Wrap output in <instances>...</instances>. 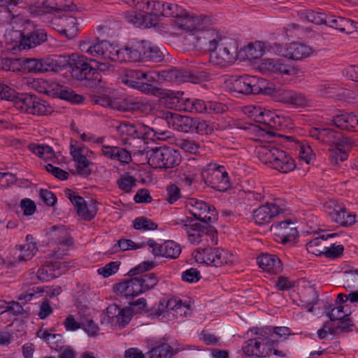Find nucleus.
<instances>
[{"instance_id":"f257e3e1","label":"nucleus","mask_w":358,"mask_h":358,"mask_svg":"<svg viewBox=\"0 0 358 358\" xmlns=\"http://www.w3.org/2000/svg\"><path fill=\"white\" fill-rule=\"evenodd\" d=\"M256 152L262 163L282 173H289L296 168L295 161L290 155L272 143L257 147Z\"/></svg>"},{"instance_id":"f03ea898","label":"nucleus","mask_w":358,"mask_h":358,"mask_svg":"<svg viewBox=\"0 0 358 358\" xmlns=\"http://www.w3.org/2000/svg\"><path fill=\"white\" fill-rule=\"evenodd\" d=\"M66 66L71 69V75L78 80L83 81L84 85L93 87L101 81V76L96 69L92 67L87 59L83 55H72L66 56Z\"/></svg>"},{"instance_id":"7ed1b4c3","label":"nucleus","mask_w":358,"mask_h":358,"mask_svg":"<svg viewBox=\"0 0 358 358\" xmlns=\"http://www.w3.org/2000/svg\"><path fill=\"white\" fill-rule=\"evenodd\" d=\"M181 162L179 152L167 146L157 147L152 149L148 157V164L153 169H167L173 168Z\"/></svg>"},{"instance_id":"20e7f679","label":"nucleus","mask_w":358,"mask_h":358,"mask_svg":"<svg viewBox=\"0 0 358 358\" xmlns=\"http://www.w3.org/2000/svg\"><path fill=\"white\" fill-rule=\"evenodd\" d=\"M309 136L323 145L330 147L342 145L348 147L355 145V141L345 136L343 133L329 127H312L308 131Z\"/></svg>"},{"instance_id":"39448f33","label":"nucleus","mask_w":358,"mask_h":358,"mask_svg":"<svg viewBox=\"0 0 358 358\" xmlns=\"http://www.w3.org/2000/svg\"><path fill=\"white\" fill-rule=\"evenodd\" d=\"M15 107L22 112L34 115H47L53 110L51 106L45 100L35 94H22L20 96L15 95Z\"/></svg>"},{"instance_id":"423d86ee","label":"nucleus","mask_w":358,"mask_h":358,"mask_svg":"<svg viewBox=\"0 0 358 358\" xmlns=\"http://www.w3.org/2000/svg\"><path fill=\"white\" fill-rule=\"evenodd\" d=\"M238 57L236 42L231 39H221L217 48L210 55L213 64L220 67H227L233 64Z\"/></svg>"},{"instance_id":"0eeeda50","label":"nucleus","mask_w":358,"mask_h":358,"mask_svg":"<svg viewBox=\"0 0 358 358\" xmlns=\"http://www.w3.org/2000/svg\"><path fill=\"white\" fill-rule=\"evenodd\" d=\"M268 50L278 56L292 60H301L309 57L312 53L311 47L297 42L285 45L273 43L269 45Z\"/></svg>"},{"instance_id":"6e6552de","label":"nucleus","mask_w":358,"mask_h":358,"mask_svg":"<svg viewBox=\"0 0 358 358\" xmlns=\"http://www.w3.org/2000/svg\"><path fill=\"white\" fill-rule=\"evenodd\" d=\"M117 131L123 144L131 145L130 140L142 139L152 136L150 127L141 123H131L129 122H121L117 127Z\"/></svg>"},{"instance_id":"1a4fd4ad","label":"nucleus","mask_w":358,"mask_h":358,"mask_svg":"<svg viewBox=\"0 0 358 358\" xmlns=\"http://www.w3.org/2000/svg\"><path fill=\"white\" fill-rule=\"evenodd\" d=\"M146 6V9L151 15H154L157 21L160 17H172L177 20L185 14V10L173 1H148Z\"/></svg>"},{"instance_id":"9d476101","label":"nucleus","mask_w":358,"mask_h":358,"mask_svg":"<svg viewBox=\"0 0 358 358\" xmlns=\"http://www.w3.org/2000/svg\"><path fill=\"white\" fill-rule=\"evenodd\" d=\"M185 207L194 219L203 223H213L217 219L215 208L204 201L190 198Z\"/></svg>"},{"instance_id":"9b49d317","label":"nucleus","mask_w":358,"mask_h":358,"mask_svg":"<svg viewBox=\"0 0 358 358\" xmlns=\"http://www.w3.org/2000/svg\"><path fill=\"white\" fill-rule=\"evenodd\" d=\"M70 154L76 162L77 173L84 177L90 176L92 174V171L88 167L92 163L88 158L94 155V152L78 141H71Z\"/></svg>"},{"instance_id":"f8f14e48","label":"nucleus","mask_w":358,"mask_h":358,"mask_svg":"<svg viewBox=\"0 0 358 358\" xmlns=\"http://www.w3.org/2000/svg\"><path fill=\"white\" fill-rule=\"evenodd\" d=\"M285 210V206L280 199H275L272 202H266L253 211L252 218L255 224L264 225Z\"/></svg>"},{"instance_id":"ddd939ff","label":"nucleus","mask_w":358,"mask_h":358,"mask_svg":"<svg viewBox=\"0 0 358 358\" xmlns=\"http://www.w3.org/2000/svg\"><path fill=\"white\" fill-rule=\"evenodd\" d=\"M264 80L256 76L244 75L231 80V90L245 95L262 92Z\"/></svg>"},{"instance_id":"4468645a","label":"nucleus","mask_w":358,"mask_h":358,"mask_svg":"<svg viewBox=\"0 0 358 358\" xmlns=\"http://www.w3.org/2000/svg\"><path fill=\"white\" fill-rule=\"evenodd\" d=\"M205 180L212 188L220 192H225L231 187L229 176L225 166L217 164H209Z\"/></svg>"},{"instance_id":"2eb2a0df","label":"nucleus","mask_w":358,"mask_h":358,"mask_svg":"<svg viewBox=\"0 0 358 358\" xmlns=\"http://www.w3.org/2000/svg\"><path fill=\"white\" fill-rule=\"evenodd\" d=\"M158 116L164 120L169 127L181 132H189L195 128L192 118L169 110L159 111Z\"/></svg>"},{"instance_id":"dca6fc26","label":"nucleus","mask_w":358,"mask_h":358,"mask_svg":"<svg viewBox=\"0 0 358 358\" xmlns=\"http://www.w3.org/2000/svg\"><path fill=\"white\" fill-rule=\"evenodd\" d=\"M195 39L194 45L199 49H205L213 52L221 41V36L214 29H203L202 26L193 34Z\"/></svg>"},{"instance_id":"f3484780","label":"nucleus","mask_w":358,"mask_h":358,"mask_svg":"<svg viewBox=\"0 0 358 358\" xmlns=\"http://www.w3.org/2000/svg\"><path fill=\"white\" fill-rule=\"evenodd\" d=\"M148 245L152 248L155 256H161L169 259H177L181 253L180 245L173 241H166L159 244L153 239H149Z\"/></svg>"},{"instance_id":"a211bd4d","label":"nucleus","mask_w":358,"mask_h":358,"mask_svg":"<svg viewBox=\"0 0 358 358\" xmlns=\"http://www.w3.org/2000/svg\"><path fill=\"white\" fill-rule=\"evenodd\" d=\"M200 170L196 166L185 164L175 171L176 182L182 187H191L200 180Z\"/></svg>"},{"instance_id":"6ab92c4d","label":"nucleus","mask_w":358,"mask_h":358,"mask_svg":"<svg viewBox=\"0 0 358 358\" xmlns=\"http://www.w3.org/2000/svg\"><path fill=\"white\" fill-rule=\"evenodd\" d=\"M271 228L274 230L278 241L284 245L294 243L298 236V231L290 220L275 222L272 224Z\"/></svg>"},{"instance_id":"aec40b11","label":"nucleus","mask_w":358,"mask_h":358,"mask_svg":"<svg viewBox=\"0 0 358 358\" xmlns=\"http://www.w3.org/2000/svg\"><path fill=\"white\" fill-rule=\"evenodd\" d=\"M325 207L332 208V210L329 212V216L334 222L343 227L350 226L355 223L356 215L348 212L345 206L336 205L334 201H331L326 203Z\"/></svg>"},{"instance_id":"412c9836","label":"nucleus","mask_w":358,"mask_h":358,"mask_svg":"<svg viewBox=\"0 0 358 358\" xmlns=\"http://www.w3.org/2000/svg\"><path fill=\"white\" fill-rule=\"evenodd\" d=\"M259 123L262 124V127L257 125H250L249 130L255 133L257 136H264L266 132L268 134H273V129H275L278 124H280V117L275 116V114L270 110L264 109L263 113L258 120Z\"/></svg>"},{"instance_id":"4be33fe9","label":"nucleus","mask_w":358,"mask_h":358,"mask_svg":"<svg viewBox=\"0 0 358 358\" xmlns=\"http://www.w3.org/2000/svg\"><path fill=\"white\" fill-rule=\"evenodd\" d=\"M261 69L270 73L285 76H294L299 71L297 68L282 59H264L261 63Z\"/></svg>"},{"instance_id":"5701e85b","label":"nucleus","mask_w":358,"mask_h":358,"mask_svg":"<svg viewBox=\"0 0 358 358\" xmlns=\"http://www.w3.org/2000/svg\"><path fill=\"white\" fill-rule=\"evenodd\" d=\"M257 262L259 268L271 275H278L283 270L282 261L273 254L263 253L257 257Z\"/></svg>"},{"instance_id":"b1692460","label":"nucleus","mask_w":358,"mask_h":358,"mask_svg":"<svg viewBox=\"0 0 358 358\" xmlns=\"http://www.w3.org/2000/svg\"><path fill=\"white\" fill-rule=\"evenodd\" d=\"M175 222V224L181 225L182 229L187 234L188 241L192 244H199L201 241L203 236L202 225L194 222V220L189 217L185 219H178Z\"/></svg>"},{"instance_id":"393cba45","label":"nucleus","mask_w":358,"mask_h":358,"mask_svg":"<svg viewBox=\"0 0 358 358\" xmlns=\"http://www.w3.org/2000/svg\"><path fill=\"white\" fill-rule=\"evenodd\" d=\"M114 291L127 299H133L144 293L137 277L116 284L114 286Z\"/></svg>"},{"instance_id":"a878e982","label":"nucleus","mask_w":358,"mask_h":358,"mask_svg":"<svg viewBox=\"0 0 358 358\" xmlns=\"http://www.w3.org/2000/svg\"><path fill=\"white\" fill-rule=\"evenodd\" d=\"M20 35L21 37L18 45L20 50L35 48L48 39V34L44 29H35L26 36L20 32Z\"/></svg>"},{"instance_id":"bb28decb","label":"nucleus","mask_w":358,"mask_h":358,"mask_svg":"<svg viewBox=\"0 0 358 358\" xmlns=\"http://www.w3.org/2000/svg\"><path fill=\"white\" fill-rule=\"evenodd\" d=\"M40 73L59 71L66 67V56L52 55L38 58Z\"/></svg>"},{"instance_id":"cd10ccee","label":"nucleus","mask_w":358,"mask_h":358,"mask_svg":"<svg viewBox=\"0 0 358 358\" xmlns=\"http://www.w3.org/2000/svg\"><path fill=\"white\" fill-rule=\"evenodd\" d=\"M327 26L341 32L350 34L358 31V22L340 16H329Z\"/></svg>"},{"instance_id":"c85d7f7f","label":"nucleus","mask_w":358,"mask_h":358,"mask_svg":"<svg viewBox=\"0 0 358 358\" xmlns=\"http://www.w3.org/2000/svg\"><path fill=\"white\" fill-rule=\"evenodd\" d=\"M332 122L337 128L352 131L358 127V115L353 113L341 111L340 114L333 116Z\"/></svg>"},{"instance_id":"c756f323","label":"nucleus","mask_w":358,"mask_h":358,"mask_svg":"<svg viewBox=\"0 0 358 358\" xmlns=\"http://www.w3.org/2000/svg\"><path fill=\"white\" fill-rule=\"evenodd\" d=\"M163 77L171 82L177 84L181 83L190 82L196 83L198 78L191 73V72L181 69H173L166 71H164Z\"/></svg>"},{"instance_id":"7c9ffc66","label":"nucleus","mask_w":358,"mask_h":358,"mask_svg":"<svg viewBox=\"0 0 358 358\" xmlns=\"http://www.w3.org/2000/svg\"><path fill=\"white\" fill-rule=\"evenodd\" d=\"M61 263L59 262H46L37 271V278L41 282H48L61 275Z\"/></svg>"},{"instance_id":"2f4dec72","label":"nucleus","mask_w":358,"mask_h":358,"mask_svg":"<svg viewBox=\"0 0 358 358\" xmlns=\"http://www.w3.org/2000/svg\"><path fill=\"white\" fill-rule=\"evenodd\" d=\"M143 41L122 48L121 62H136L143 60Z\"/></svg>"},{"instance_id":"473e14b6","label":"nucleus","mask_w":358,"mask_h":358,"mask_svg":"<svg viewBox=\"0 0 358 358\" xmlns=\"http://www.w3.org/2000/svg\"><path fill=\"white\" fill-rule=\"evenodd\" d=\"M52 86L54 87L52 94V96L68 101L73 103H83V96L76 94L74 91L67 87L62 86L57 83H53Z\"/></svg>"},{"instance_id":"72a5a7b5","label":"nucleus","mask_w":358,"mask_h":358,"mask_svg":"<svg viewBox=\"0 0 358 358\" xmlns=\"http://www.w3.org/2000/svg\"><path fill=\"white\" fill-rule=\"evenodd\" d=\"M122 106L121 110H127L138 115H147L151 113L153 110L152 103L143 100H124Z\"/></svg>"},{"instance_id":"f704fd0d","label":"nucleus","mask_w":358,"mask_h":358,"mask_svg":"<svg viewBox=\"0 0 358 358\" xmlns=\"http://www.w3.org/2000/svg\"><path fill=\"white\" fill-rule=\"evenodd\" d=\"M106 48V41L92 43L90 41H83L80 43V49L92 57L103 59Z\"/></svg>"},{"instance_id":"c9c22d12","label":"nucleus","mask_w":358,"mask_h":358,"mask_svg":"<svg viewBox=\"0 0 358 358\" xmlns=\"http://www.w3.org/2000/svg\"><path fill=\"white\" fill-rule=\"evenodd\" d=\"M175 26L179 29L185 31H194V33L201 27L199 20L197 17L190 16L185 11V14L179 17L175 20Z\"/></svg>"},{"instance_id":"e433bc0d","label":"nucleus","mask_w":358,"mask_h":358,"mask_svg":"<svg viewBox=\"0 0 358 358\" xmlns=\"http://www.w3.org/2000/svg\"><path fill=\"white\" fill-rule=\"evenodd\" d=\"M218 248H213L208 246L204 248H197L194 250L193 255L195 260L199 263L206 264L214 266V261L217 257V251Z\"/></svg>"},{"instance_id":"4c0bfd02","label":"nucleus","mask_w":358,"mask_h":358,"mask_svg":"<svg viewBox=\"0 0 358 358\" xmlns=\"http://www.w3.org/2000/svg\"><path fill=\"white\" fill-rule=\"evenodd\" d=\"M279 101L285 103H289L297 106H303L306 103L305 97L291 90H283L278 92Z\"/></svg>"},{"instance_id":"58836bf2","label":"nucleus","mask_w":358,"mask_h":358,"mask_svg":"<svg viewBox=\"0 0 358 358\" xmlns=\"http://www.w3.org/2000/svg\"><path fill=\"white\" fill-rule=\"evenodd\" d=\"M243 351L246 356L257 357L268 356V349H262L258 338L249 339L243 346Z\"/></svg>"},{"instance_id":"ea45409f","label":"nucleus","mask_w":358,"mask_h":358,"mask_svg":"<svg viewBox=\"0 0 358 358\" xmlns=\"http://www.w3.org/2000/svg\"><path fill=\"white\" fill-rule=\"evenodd\" d=\"M128 21L136 27L144 26L145 27L150 26H155L157 20L154 15H151L147 9L146 14L136 13L130 14L127 16Z\"/></svg>"},{"instance_id":"a19ab883","label":"nucleus","mask_w":358,"mask_h":358,"mask_svg":"<svg viewBox=\"0 0 358 358\" xmlns=\"http://www.w3.org/2000/svg\"><path fill=\"white\" fill-rule=\"evenodd\" d=\"M356 145H357L355 143V145H350L348 147L336 145L329 148V158L330 162L334 165H337L339 162L346 160L348 157V152L352 147Z\"/></svg>"},{"instance_id":"79ce46f5","label":"nucleus","mask_w":358,"mask_h":358,"mask_svg":"<svg viewBox=\"0 0 358 358\" xmlns=\"http://www.w3.org/2000/svg\"><path fill=\"white\" fill-rule=\"evenodd\" d=\"M52 229V236L56 243L64 247L73 245V238L64 228L53 226Z\"/></svg>"},{"instance_id":"37998d69","label":"nucleus","mask_w":358,"mask_h":358,"mask_svg":"<svg viewBox=\"0 0 358 358\" xmlns=\"http://www.w3.org/2000/svg\"><path fill=\"white\" fill-rule=\"evenodd\" d=\"M143 60L159 62L164 59V55L158 47L151 45L145 41H143Z\"/></svg>"},{"instance_id":"c03bdc74","label":"nucleus","mask_w":358,"mask_h":358,"mask_svg":"<svg viewBox=\"0 0 358 358\" xmlns=\"http://www.w3.org/2000/svg\"><path fill=\"white\" fill-rule=\"evenodd\" d=\"M29 150L38 157L47 161L55 158V153L52 147L47 145L31 143Z\"/></svg>"},{"instance_id":"a18cd8bd","label":"nucleus","mask_w":358,"mask_h":358,"mask_svg":"<svg viewBox=\"0 0 358 358\" xmlns=\"http://www.w3.org/2000/svg\"><path fill=\"white\" fill-rule=\"evenodd\" d=\"M78 32L77 20L69 16L64 19V27L59 30V33L66 37L68 39L74 38Z\"/></svg>"},{"instance_id":"49530a36","label":"nucleus","mask_w":358,"mask_h":358,"mask_svg":"<svg viewBox=\"0 0 358 358\" xmlns=\"http://www.w3.org/2000/svg\"><path fill=\"white\" fill-rule=\"evenodd\" d=\"M255 334L260 336L257 338L259 341H260L261 348L266 350L268 349V356L271 353L273 349L277 346V341L273 338V335L266 336L265 335L266 334V332L257 328L255 329Z\"/></svg>"},{"instance_id":"de8ad7c7","label":"nucleus","mask_w":358,"mask_h":358,"mask_svg":"<svg viewBox=\"0 0 358 358\" xmlns=\"http://www.w3.org/2000/svg\"><path fill=\"white\" fill-rule=\"evenodd\" d=\"M144 71L140 69L128 70L122 79V82L132 88H136L143 80Z\"/></svg>"},{"instance_id":"09e8293b","label":"nucleus","mask_w":358,"mask_h":358,"mask_svg":"<svg viewBox=\"0 0 358 358\" xmlns=\"http://www.w3.org/2000/svg\"><path fill=\"white\" fill-rule=\"evenodd\" d=\"M53 83L54 82L49 83L45 80L38 78L29 80L27 85L38 93L52 95L54 88L52 86Z\"/></svg>"},{"instance_id":"8fccbe9b","label":"nucleus","mask_w":358,"mask_h":358,"mask_svg":"<svg viewBox=\"0 0 358 358\" xmlns=\"http://www.w3.org/2000/svg\"><path fill=\"white\" fill-rule=\"evenodd\" d=\"M93 101L96 104L100 105L101 106L108 107L112 109H116L117 110H121L122 108V103L119 99H112L109 96L104 94L94 96Z\"/></svg>"},{"instance_id":"3c124183","label":"nucleus","mask_w":358,"mask_h":358,"mask_svg":"<svg viewBox=\"0 0 358 358\" xmlns=\"http://www.w3.org/2000/svg\"><path fill=\"white\" fill-rule=\"evenodd\" d=\"M173 355V348L168 343L157 345L148 353L149 358H171Z\"/></svg>"},{"instance_id":"603ef678","label":"nucleus","mask_w":358,"mask_h":358,"mask_svg":"<svg viewBox=\"0 0 358 358\" xmlns=\"http://www.w3.org/2000/svg\"><path fill=\"white\" fill-rule=\"evenodd\" d=\"M208 102L201 99H187L185 102V110L190 113H207Z\"/></svg>"},{"instance_id":"864d4df0","label":"nucleus","mask_w":358,"mask_h":358,"mask_svg":"<svg viewBox=\"0 0 358 358\" xmlns=\"http://www.w3.org/2000/svg\"><path fill=\"white\" fill-rule=\"evenodd\" d=\"M132 224L133 227L139 231H154L158 227L157 223L145 216L137 217L133 220Z\"/></svg>"},{"instance_id":"5fc2aeb1","label":"nucleus","mask_w":358,"mask_h":358,"mask_svg":"<svg viewBox=\"0 0 358 358\" xmlns=\"http://www.w3.org/2000/svg\"><path fill=\"white\" fill-rule=\"evenodd\" d=\"M136 277L138 278L143 292L153 289L159 282L157 276L154 273H145Z\"/></svg>"},{"instance_id":"6e6d98bb","label":"nucleus","mask_w":358,"mask_h":358,"mask_svg":"<svg viewBox=\"0 0 358 358\" xmlns=\"http://www.w3.org/2000/svg\"><path fill=\"white\" fill-rule=\"evenodd\" d=\"M326 241L327 238H324L323 236L316 237L310 240L306 243L307 250L315 255H321L326 247L322 244Z\"/></svg>"},{"instance_id":"4d7b16f0","label":"nucleus","mask_w":358,"mask_h":358,"mask_svg":"<svg viewBox=\"0 0 358 358\" xmlns=\"http://www.w3.org/2000/svg\"><path fill=\"white\" fill-rule=\"evenodd\" d=\"M122 48H119L117 46L110 43L106 41V48L103 59H109L114 62H121Z\"/></svg>"},{"instance_id":"13d9d810","label":"nucleus","mask_w":358,"mask_h":358,"mask_svg":"<svg viewBox=\"0 0 358 358\" xmlns=\"http://www.w3.org/2000/svg\"><path fill=\"white\" fill-rule=\"evenodd\" d=\"M306 293L309 298L301 299V306L306 308L308 312H313L314 306L318 303L319 295L317 292L312 288L308 289Z\"/></svg>"},{"instance_id":"bf43d9fd","label":"nucleus","mask_w":358,"mask_h":358,"mask_svg":"<svg viewBox=\"0 0 358 358\" xmlns=\"http://www.w3.org/2000/svg\"><path fill=\"white\" fill-rule=\"evenodd\" d=\"M182 301L180 299H177L175 298L170 299L169 300L162 299L160 300L158 306L157 315H162L165 310H173V312L176 310V307L178 306L180 303Z\"/></svg>"},{"instance_id":"052dcab7","label":"nucleus","mask_w":358,"mask_h":358,"mask_svg":"<svg viewBox=\"0 0 358 358\" xmlns=\"http://www.w3.org/2000/svg\"><path fill=\"white\" fill-rule=\"evenodd\" d=\"M80 210L77 212L78 215L85 220L91 221L96 215L98 209L95 203L92 201L89 206L85 205Z\"/></svg>"},{"instance_id":"680f3d73","label":"nucleus","mask_w":358,"mask_h":358,"mask_svg":"<svg viewBox=\"0 0 358 358\" xmlns=\"http://www.w3.org/2000/svg\"><path fill=\"white\" fill-rule=\"evenodd\" d=\"M176 145L186 152L194 154L198 152L199 146L194 141L190 139L179 138L176 140Z\"/></svg>"},{"instance_id":"e2e57ef3","label":"nucleus","mask_w":358,"mask_h":358,"mask_svg":"<svg viewBox=\"0 0 358 358\" xmlns=\"http://www.w3.org/2000/svg\"><path fill=\"white\" fill-rule=\"evenodd\" d=\"M217 255L215 260H213L215 267L222 266L233 262V255L227 250L218 248Z\"/></svg>"},{"instance_id":"0e129e2a","label":"nucleus","mask_w":358,"mask_h":358,"mask_svg":"<svg viewBox=\"0 0 358 358\" xmlns=\"http://www.w3.org/2000/svg\"><path fill=\"white\" fill-rule=\"evenodd\" d=\"M43 292H44L43 288L40 287H34L31 289H29L25 292L22 293L18 296V299L21 301L22 303H26L28 301H30L32 299L37 298Z\"/></svg>"},{"instance_id":"69168bd1","label":"nucleus","mask_w":358,"mask_h":358,"mask_svg":"<svg viewBox=\"0 0 358 358\" xmlns=\"http://www.w3.org/2000/svg\"><path fill=\"white\" fill-rule=\"evenodd\" d=\"M181 196L180 189L176 184H171L166 187V199L169 203H175Z\"/></svg>"},{"instance_id":"338daca9","label":"nucleus","mask_w":358,"mask_h":358,"mask_svg":"<svg viewBox=\"0 0 358 358\" xmlns=\"http://www.w3.org/2000/svg\"><path fill=\"white\" fill-rule=\"evenodd\" d=\"M136 180L131 176L120 178L117 181L118 187L124 192H130L132 187L136 186Z\"/></svg>"},{"instance_id":"774afa93","label":"nucleus","mask_w":358,"mask_h":358,"mask_svg":"<svg viewBox=\"0 0 358 358\" xmlns=\"http://www.w3.org/2000/svg\"><path fill=\"white\" fill-rule=\"evenodd\" d=\"M121 311L114 323L118 324L120 327H124L131 321L133 312L129 308H122Z\"/></svg>"}]
</instances>
